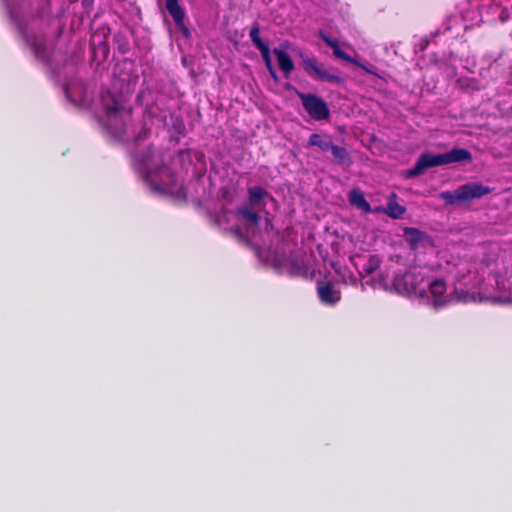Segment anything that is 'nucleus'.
<instances>
[{"label":"nucleus","mask_w":512,"mask_h":512,"mask_svg":"<svg viewBox=\"0 0 512 512\" xmlns=\"http://www.w3.org/2000/svg\"><path fill=\"white\" fill-rule=\"evenodd\" d=\"M103 105L105 114L110 121L124 114L128 117L131 115V108L126 109L122 100L111 93L103 96Z\"/></svg>","instance_id":"obj_6"},{"label":"nucleus","mask_w":512,"mask_h":512,"mask_svg":"<svg viewBox=\"0 0 512 512\" xmlns=\"http://www.w3.org/2000/svg\"><path fill=\"white\" fill-rule=\"evenodd\" d=\"M392 199H389L387 203V208L385 210L386 214L394 219L402 218V216L405 214L406 209L402 205L398 204L395 201L396 195L392 194Z\"/></svg>","instance_id":"obj_16"},{"label":"nucleus","mask_w":512,"mask_h":512,"mask_svg":"<svg viewBox=\"0 0 512 512\" xmlns=\"http://www.w3.org/2000/svg\"><path fill=\"white\" fill-rule=\"evenodd\" d=\"M221 192H222V196L223 197H225L226 194H228V190L227 189H222Z\"/></svg>","instance_id":"obj_29"},{"label":"nucleus","mask_w":512,"mask_h":512,"mask_svg":"<svg viewBox=\"0 0 512 512\" xmlns=\"http://www.w3.org/2000/svg\"><path fill=\"white\" fill-rule=\"evenodd\" d=\"M237 215L245 220L247 226L257 227L260 223L261 217L259 213L253 211L249 207H240L236 211Z\"/></svg>","instance_id":"obj_13"},{"label":"nucleus","mask_w":512,"mask_h":512,"mask_svg":"<svg viewBox=\"0 0 512 512\" xmlns=\"http://www.w3.org/2000/svg\"><path fill=\"white\" fill-rule=\"evenodd\" d=\"M266 196H269V193L261 186L248 188V200L251 206L258 205Z\"/></svg>","instance_id":"obj_15"},{"label":"nucleus","mask_w":512,"mask_h":512,"mask_svg":"<svg viewBox=\"0 0 512 512\" xmlns=\"http://www.w3.org/2000/svg\"><path fill=\"white\" fill-rule=\"evenodd\" d=\"M475 296L467 291L460 290V291H454L450 294V303L456 302V303H469V302H475Z\"/></svg>","instance_id":"obj_19"},{"label":"nucleus","mask_w":512,"mask_h":512,"mask_svg":"<svg viewBox=\"0 0 512 512\" xmlns=\"http://www.w3.org/2000/svg\"><path fill=\"white\" fill-rule=\"evenodd\" d=\"M165 7L171 17L174 20V23L180 33L184 38L188 39L191 37V32L189 28L186 26L185 20V11L179 4L178 0H165Z\"/></svg>","instance_id":"obj_7"},{"label":"nucleus","mask_w":512,"mask_h":512,"mask_svg":"<svg viewBox=\"0 0 512 512\" xmlns=\"http://www.w3.org/2000/svg\"><path fill=\"white\" fill-rule=\"evenodd\" d=\"M381 265V259L378 255H370L367 262L363 266V273L366 276L373 274L379 269Z\"/></svg>","instance_id":"obj_20"},{"label":"nucleus","mask_w":512,"mask_h":512,"mask_svg":"<svg viewBox=\"0 0 512 512\" xmlns=\"http://www.w3.org/2000/svg\"><path fill=\"white\" fill-rule=\"evenodd\" d=\"M403 236L413 250L420 246L433 245V239L430 235L414 227L405 228Z\"/></svg>","instance_id":"obj_10"},{"label":"nucleus","mask_w":512,"mask_h":512,"mask_svg":"<svg viewBox=\"0 0 512 512\" xmlns=\"http://www.w3.org/2000/svg\"><path fill=\"white\" fill-rule=\"evenodd\" d=\"M260 53L264 60L267 70L270 71V70L274 69V67L272 65V61H271V56H270V48L268 47V48L260 51Z\"/></svg>","instance_id":"obj_22"},{"label":"nucleus","mask_w":512,"mask_h":512,"mask_svg":"<svg viewBox=\"0 0 512 512\" xmlns=\"http://www.w3.org/2000/svg\"><path fill=\"white\" fill-rule=\"evenodd\" d=\"M333 55L339 59H342V60H345V61H351V58L350 56L344 52L340 46H338L334 51H333Z\"/></svg>","instance_id":"obj_25"},{"label":"nucleus","mask_w":512,"mask_h":512,"mask_svg":"<svg viewBox=\"0 0 512 512\" xmlns=\"http://www.w3.org/2000/svg\"><path fill=\"white\" fill-rule=\"evenodd\" d=\"M231 232L237 236L238 238H242L243 234H242V230L240 228H232L231 229Z\"/></svg>","instance_id":"obj_26"},{"label":"nucleus","mask_w":512,"mask_h":512,"mask_svg":"<svg viewBox=\"0 0 512 512\" xmlns=\"http://www.w3.org/2000/svg\"><path fill=\"white\" fill-rule=\"evenodd\" d=\"M443 154L444 165L460 162H471V152L466 148H453Z\"/></svg>","instance_id":"obj_11"},{"label":"nucleus","mask_w":512,"mask_h":512,"mask_svg":"<svg viewBox=\"0 0 512 512\" xmlns=\"http://www.w3.org/2000/svg\"><path fill=\"white\" fill-rule=\"evenodd\" d=\"M492 192V188L479 182H470L458 186L452 191H442L440 198L446 205H456L480 199Z\"/></svg>","instance_id":"obj_1"},{"label":"nucleus","mask_w":512,"mask_h":512,"mask_svg":"<svg viewBox=\"0 0 512 512\" xmlns=\"http://www.w3.org/2000/svg\"><path fill=\"white\" fill-rule=\"evenodd\" d=\"M212 221H213V224H214L215 226L220 227V225H221V221H220V219H219V217H218V216L213 217V218H212Z\"/></svg>","instance_id":"obj_28"},{"label":"nucleus","mask_w":512,"mask_h":512,"mask_svg":"<svg viewBox=\"0 0 512 512\" xmlns=\"http://www.w3.org/2000/svg\"><path fill=\"white\" fill-rule=\"evenodd\" d=\"M301 58L303 68L310 77L332 84H341L344 82L343 77L340 76L335 68H325L322 65H319L315 57L302 54Z\"/></svg>","instance_id":"obj_3"},{"label":"nucleus","mask_w":512,"mask_h":512,"mask_svg":"<svg viewBox=\"0 0 512 512\" xmlns=\"http://www.w3.org/2000/svg\"><path fill=\"white\" fill-rule=\"evenodd\" d=\"M308 267L303 261L293 260L290 264V274L295 277L308 278Z\"/></svg>","instance_id":"obj_17"},{"label":"nucleus","mask_w":512,"mask_h":512,"mask_svg":"<svg viewBox=\"0 0 512 512\" xmlns=\"http://www.w3.org/2000/svg\"><path fill=\"white\" fill-rule=\"evenodd\" d=\"M303 108L309 116L316 120H325L329 117V108L327 103L319 96L314 94L298 93Z\"/></svg>","instance_id":"obj_4"},{"label":"nucleus","mask_w":512,"mask_h":512,"mask_svg":"<svg viewBox=\"0 0 512 512\" xmlns=\"http://www.w3.org/2000/svg\"><path fill=\"white\" fill-rule=\"evenodd\" d=\"M307 146L316 147L321 153L330 152L335 163L341 166H350L353 161L345 147L333 143L328 134L313 133L309 136Z\"/></svg>","instance_id":"obj_2"},{"label":"nucleus","mask_w":512,"mask_h":512,"mask_svg":"<svg viewBox=\"0 0 512 512\" xmlns=\"http://www.w3.org/2000/svg\"><path fill=\"white\" fill-rule=\"evenodd\" d=\"M444 165L443 154L423 153L417 159L414 166L405 172L406 178H415L424 173L425 170Z\"/></svg>","instance_id":"obj_5"},{"label":"nucleus","mask_w":512,"mask_h":512,"mask_svg":"<svg viewBox=\"0 0 512 512\" xmlns=\"http://www.w3.org/2000/svg\"><path fill=\"white\" fill-rule=\"evenodd\" d=\"M405 275L397 274L394 276L393 285L397 290L408 291V288L404 284Z\"/></svg>","instance_id":"obj_21"},{"label":"nucleus","mask_w":512,"mask_h":512,"mask_svg":"<svg viewBox=\"0 0 512 512\" xmlns=\"http://www.w3.org/2000/svg\"><path fill=\"white\" fill-rule=\"evenodd\" d=\"M349 201L351 204L357 206L358 208L362 209L366 213L371 211L370 204L366 201L363 193L359 190H352L350 192Z\"/></svg>","instance_id":"obj_14"},{"label":"nucleus","mask_w":512,"mask_h":512,"mask_svg":"<svg viewBox=\"0 0 512 512\" xmlns=\"http://www.w3.org/2000/svg\"><path fill=\"white\" fill-rule=\"evenodd\" d=\"M320 37L327 46L332 48L333 51L339 46V42L337 39H332L325 35L324 33H320Z\"/></svg>","instance_id":"obj_23"},{"label":"nucleus","mask_w":512,"mask_h":512,"mask_svg":"<svg viewBox=\"0 0 512 512\" xmlns=\"http://www.w3.org/2000/svg\"><path fill=\"white\" fill-rule=\"evenodd\" d=\"M446 291V282L442 279H435L429 284V292L433 297L432 305L435 310H439L450 303V294L445 295Z\"/></svg>","instance_id":"obj_9"},{"label":"nucleus","mask_w":512,"mask_h":512,"mask_svg":"<svg viewBox=\"0 0 512 512\" xmlns=\"http://www.w3.org/2000/svg\"><path fill=\"white\" fill-rule=\"evenodd\" d=\"M250 39L252 43L257 47L259 51H262L269 47V45L264 42L260 37V27L258 23H255L250 30Z\"/></svg>","instance_id":"obj_18"},{"label":"nucleus","mask_w":512,"mask_h":512,"mask_svg":"<svg viewBox=\"0 0 512 512\" xmlns=\"http://www.w3.org/2000/svg\"><path fill=\"white\" fill-rule=\"evenodd\" d=\"M317 294L320 302L326 306H334L341 300V292L335 289L331 281L319 280Z\"/></svg>","instance_id":"obj_8"},{"label":"nucleus","mask_w":512,"mask_h":512,"mask_svg":"<svg viewBox=\"0 0 512 512\" xmlns=\"http://www.w3.org/2000/svg\"><path fill=\"white\" fill-rule=\"evenodd\" d=\"M151 129L145 123H142L141 130L136 136L137 141L145 140L150 135Z\"/></svg>","instance_id":"obj_24"},{"label":"nucleus","mask_w":512,"mask_h":512,"mask_svg":"<svg viewBox=\"0 0 512 512\" xmlns=\"http://www.w3.org/2000/svg\"><path fill=\"white\" fill-rule=\"evenodd\" d=\"M273 53L277 58L279 68L284 73V76L289 78L290 74L294 70V63L291 57L289 54L279 48H274Z\"/></svg>","instance_id":"obj_12"},{"label":"nucleus","mask_w":512,"mask_h":512,"mask_svg":"<svg viewBox=\"0 0 512 512\" xmlns=\"http://www.w3.org/2000/svg\"><path fill=\"white\" fill-rule=\"evenodd\" d=\"M271 78L275 81V82H279V77L277 75V72L275 71V69H272L270 71H268Z\"/></svg>","instance_id":"obj_27"}]
</instances>
